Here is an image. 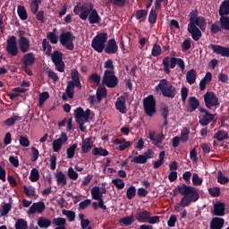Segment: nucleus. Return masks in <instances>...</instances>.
Instances as JSON below:
<instances>
[{
    "label": "nucleus",
    "mask_w": 229,
    "mask_h": 229,
    "mask_svg": "<svg viewBox=\"0 0 229 229\" xmlns=\"http://www.w3.org/2000/svg\"><path fill=\"white\" fill-rule=\"evenodd\" d=\"M188 33L191 35V38L198 42L202 37L201 31L207 30V19L203 16H199L198 9L192 10L189 15Z\"/></svg>",
    "instance_id": "nucleus-1"
},
{
    "label": "nucleus",
    "mask_w": 229,
    "mask_h": 229,
    "mask_svg": "<svg viewBox=\"0 0 229 229\" xmlns=\"http://www.w3.org/2000/svg\"><path fill=\"white\" fill-rule=\"evenodd\" d=\"M73 13L79 15L81 21H89V24H99L101 16L98 13V10L94 9V4L89 2L83 4L78 3L73 8Z\"/></svg>",
    "instance_id": "nucleus-2"
},
{
    "label": "nucleus",
    "mask_w": 229,
    "mask_h": 229,
    "mask_svg": "<svg viewBox=\"0 0 229 229\" xmlns=\"http://www.w3.org/2000/svg\"><path fill=\"white\" fill-rule=\"evenodd\" d=\"M175 191L183 196L179 202V207H182L185 208L189 207L191 203H196L199 199V191L196 189V187L181 184L175 187Z\"/></svg>",
    "instance_id": "nucleus-3"
},
{
    "label": "nucleus",
    "mask_w": 229,
    "mask_h": 229,
    "mask_svg": "<svg viewBox=\"0 0 229 229\" xmlns=\"http://www.w3.org/2000/svg\"><path fill=\"white\" fill-rule=\"evenodd\" d=\"M156 92H161L165 98H169L170 99H174L176 98V87L173 86L167 79H163L159 81L158 85L155 87Z\"/></svg>",
    "instance_id": "nucleus-4"
},
{
    "label": "nucleus",
    "mask_w": 229,
    "mask_h": 229,
    "mask_svg": "<svg viewBox=\"0 0 229 229\" xmlns=\"http://www.w3.org/2000/svg\"><path fill=\"white\" fill-rule=\"evenodd\" d=\"M90 118V109H87L83 111L82 107H78L75 110V120L77 124H79V128L81 131H87V128L83 126L85 123H89V119Z\"/></svg>",
    "instance_id": "nucleus-5"
},
{
    "label": "nucleus",
    "mask_w": 229,
    "mask_h": 229,
    "mask_svg": "<svg viewBox=\"0 0 229 229\" xmlns=\"http://www.w3.org/2000/svg\"><path fill=\"white\" fill-rule=\"evenodd\" d=\"M108 40V33L102 32L95 36V38L91 41V47L97 53H101L105 51V44Z\"/></svg>",
    "instance_id": "nucleus-6"
},
{
    "label": "nucleus",
    "mask_w": 229,
    "mask_h": 229,
    "mask_svg": "<svg viewBox=\"0 0 229 229\" xmlns=\"http://www.w3.org/2000/svg\"><path fill=\"white\" fill-rule=\"evenodd\" d=\"M102 85L107 89H115L119 85V78L115 76V71H105L102 76Z\"/></svg>",
    "instance_id": "nucleus-7"
},
{
    "label": "nucleus",
    "mask_w": 229,
    "mask_h": 229,
    "mask_svg": "<svg viewBox=\"0 0 229 229\" xmlns=\"http://www.w3.org/2000/svg\"><path fill=\"white\" fill-rule=\"evenodd\" d=\"M59 40L63 47H65L68 51H74V40H76V36L72 35V32L66 31L61 33Z\"/></svg>",
    "instance_id": "nucleus-8"
},
{
    "label": "nucleus",
    "mask_w": 229,
    "mask_h": 229,
    "mask_svg": "<svg viewBox=\"0 0 229 229\" xmlns=\"http://www.w3.org/2000/svg\"><path fill=\"white\" fill-rule=\"evenodd\" d=\"M143 108L145 110L146 115L148 117H153L157 114V100L153 95H149L143 100Z\"/></svg>",
    "instance_id": "nucleus-9"
},
{
    "label": "nucleus",
    "mask_w": 229,
    "mask_h": 229,
    "mask_svg": "<svg viewBox=\"0 0 229 229\" xmlns=\"http://www.w3.org/2000/svg\"><path fill=\"white\" fill-rule=\"evenodd\" d=\"M204 103L206 108L212 110V108L219 107V98L214 93V91H208L203 95Z\"/></svg>",
    "instance_id": "nucleus-10"
},
{
    "label": "nucleus",
    "mask_w": 229,
    "mask_h": 229,
    "mask_svg": "<svg viewBox=\"0 0 229 229\" xmlns=\"http://www.w3.org/2000/svg\"><path fill=\"white\" fill-rule=\"evenodd\" d=\"M5 51L11 56H17V55H19V47H17V37L13 35L9 38H7Z\"/></svg>",
    "instance_id": "nucleus-11"
},
{
    "label": "nucleus",
    "mask_w": 229,
    "mask_h": 229,
    "mask_svg": "<svg viewBox=\"0 0 229 229\" xmlns=\"http://www.w3.org/2000/svg\"><path fill=\"white\" fill-rule=\"evenodd\" d=\"M199 112L200 114H203L199 116V123L200 126H208V124H210V123H212L214 119H216V115L210 114L208 110L203 107H199Z\"/></svg>",
    "instance_id": "nucleus-12"
},
{
    "label": "nucleus",
    "mask_w": 229,
    "mask_h": 229,
    "mask_svg": "<svg viewBox=\"0 0 229 229\" xmlns=\"http://www.w3.org/2000/svg\"><path fill=\"white\" fill-rule=\"evenodd\" d=\"M178 63V58L165 56L163 59V71L165 74H171V69H174Z\"/></svg>",
    "instance_id": "nucleus-13"
},
{
    "label": "nucleus",
    "mask_w": 229,
    "mask_h": 229,
    "mask_svg": "<svg viewBox=\"0 0 229 229\" xmlns=\"http://www.w3.org/2000/svg\"><path fill=\"white\" fill-rule=\"evenodd\" d=\"M91 196L93 199L98 201L99 208H102V210H106V205H105V201L103 200V198H101V193H99V186H94L91 189Z\"/></svg>",
    "instance_id": "nucleus-14"
},
{
    "label": "nucleus",
    "mask_w": 229,
    "mask_h": 229,
    "mask_svg": "<svg viewBox=\"0 0 229 229\" xmlns=\"http://www.w3.org/2000/svg\"><path fill=\"white\" fill-rule=\"evenodd\" d=\"M46 210V204L44 201L40 200L38 202H34L29 208L27 214L32 216V214H42Z\"/></svg>",
    "instance_id": "nucleus-15"
},
{
    "label": "nucleus",
    "mask_w": 229,
    "mask_h": 229,
    "mask_svg": "<svg viewBox=\"0 0 229 229\" xmlns=\"http://www.w3.org/2000/svg\"><path fill=\"white\" fill-rule=\"evenodd\" d=\"M208 47L212 49L213 53L216 55H220V56H225L229 58V47L214 44H210Z\"/></svg>",
    "instance_id": "nucleus-16"
},
{
    "label": "nucleus",
    "mask_w": 229,
    "mask_h": 229,
    "mask_svg": "<svg viewBox=\"0 0 229 229\" xmlns=\"http://www.w3.org/2000/svg\"><path fill=\"white\" fill-rule=\"evenodd\" d=\"M106 55H115L119 51V46L114 38H111L107 41L106 47L104 48Z\"/></svg>",
    "instance_id": "nucleus-17"
},
{
    "label": "nucleus",
    "mask_w": 229,
    "mask_h": 229,
    "mask_svg": "<svg viewBox=\"0 0 229 229\" xmlns=\"http://www.w3.org/2000/svg\"><path fill=\"white\" fill-rule=\"evenodd\" d=\"M68 138L65 132H62L61 137L53 141V149L55 153H58L62 149V146L67 142Z\"/></svg>",
    "instance_id": "nucleus-18"
},
{
    "label": "nucleus",
    "mask_w": 229,
    "mask_h": 229,
    "mask_svg": "<svg viewBox=\"0 0 229 229\" xmlns=\"http://www.w3.org/2000/svg\"><path fill=\"white\" fill-rule=\"evenodd\" d=\"M18 46L21 53H28V51H30V47H31V43L28 38L20 35Z\"/></svg>",
    "instance_id": "nucleus-19"
},
{
    "label": "nucleus",
    "mask_w": 229,
    "mask_h": 229,
    "mask_svg": "<svg viewBox=\"0 0 229 229\" xmlns=\"http://www.w3.org/2000/svg\"><path fill=\"white\" fill-rule=\"evenodd\" d=\"M225 210H226V204L225 202L217 201L213 206V216H218L223 217L225 216Z\"/></svg>",
    "instance_id": "nucleus-20"
},
{
    "label": "nucleus",
    "mask_w": 229,
    "mask_h": 229,
    "mask_svg": "<svg viewBox=\"0 0 229 229\" xmlns=\"http://www.w3.org/2000/svg\"><path fill=\"white\" fill-rule=\"evenodd\" d=\"M37 58H35V54L33 52H30L23 55L21 58V63L24 67H31L33 64H35Z\"/></svg>",
    "instance_id": "nucleus-21"
},
{
    "label": "nucleus",
    "mask_w": 229,
    "mask_h": 229,
    "mask_svg": "<svg viewBox=\"0 0 229 229\" xmlns=\"http://www.w3.org/2000/svg\"><path fill=\"white\" fill-rule=\"evenodd\" d=\"M74 98V82H68L65 89V93L63 94V101H67V99H72Z\"/></svg>",
    "instance_id": "nucleus-22"
},
{
    "label": "nucleus",
    "mask_w": 229,
    "mask_h": 229,
    "mask_svg": "<svg viewBox=\"0 0 229 229\" xmlns=\"http://www.w3.org/2000/svg\"><path fill=\"white\" fill-rule=\"evenodd\" d=\"M199 108V100L196 97H190L188 98L187 110L190 113L196 112Z\"/></svg>",
    "instance_id": "nucleus-23"
},
{
    "label": "nucleus",
    "mask_w": 229,
    "mask_h": 229,
    "mask_svg": "<svg viewBox=\"0 0 229 229\" xmlns=\"http://www.w3.org/2000/svg\"><path fill=\"white\" fill-rule=\"evenodd\" d=\"M149 216H151V212L148 210H142L136 214L135 219L138 221V223H148V220L149 219Z\"/></svg>",
    "instance_id": "nucleus-24"
},
{
    "label": "nucleus",
    "mask_w": 229,
    "mask_h": 229,
    "mask_svg": "<svg viewBox=\"0 0 229 229\" xmlns=\"http://www.w3.org/2000/svg\"><path fill=\"white\" fill-rule=\"evenodd\" d=\"M115 108L120 112V114H126V98H124V97L117 98Z\"/></svg>",
    "instance_id": "nucleus-25"
},
{
    "label": "nucleus",
    "mask_w": 229,
    "mask_h": 229,
    "mask_svg": "<svg viewBox=\"0 0 229 229\" xmlns=\"http://www.w3.org/2000/svg\"><path fill=\"white\" fill-rule=\"evenodd\" d=\"M94 148V141L92 138H87L82 141L81 151L84 154L89 153V151Z\"/></svg>",
    "instance_id": "nucleus-26"
},
{
    "label": "nucleus",
    "mask_w": 229,
    "mask_h": 229,
    "mask_svg": "<svg viewBox=\"0 0 229 229\" xmlns=\"http://www.w3.org/2000/svg\"><path fill=\"white\" fill-rule=\"evenodd\" d=\"M225 225V219L221 217H213L210 222L211 229H221Z\"/></svg>",
    "instance_id": "nucleus-27"
},
{
    "label": "nucleus",
    "mask_w": 229,
    "mask_h": 229,
    "mask_svg": "<svg viewBox=\"0 0 229 229\" xmlns=\"http://www.w3.org/2000/svg\"><path fill=\"white\" fill-rule=\"evenodd\" d=\"M107 94L106 88L98 87L96 92L97 103H101L103 99L106 98Z\"/></svg>",
    "instance_id": "nucleus-28"
},
{
    "label": "nucleus",
    "mask_w": 229,
    "mask_h": 229,
    "mask_svg": "<svg viewBox=\"0 0 229 229\" xmlns=\"http://www.w3.org/2000/svg\"><path fill=\"white\" fill-rule=\"evenodd\" d=\"M196 76H198V72L194 69H191L186 72V81L189 85H194L196 83Z\"/></svg>",
    "instance_id": "nucleus-29"
},
{
    "label": "nucleus",
    "mask_w": 229,
    "mask_h": 229,
    "mask_svg": "<svg viewBox=\"0 0 229 229\" xmlns=\"http://www.w3.org/2000/svg\"><path fill=\"white\" fill-rule=\"evenodd\" d=\"M220 17H226L229 15V0H225L219 6Z\"/></svg>",
    "instance_id": "nucleus-30"
},
{
    "label": "nucleus",
    "mask_w": 229,
    "mask_h": 229,
    "mask_svg": "<svg viewBox=\"0 0 229 229\" xmlns=\"http://www.w3.org/2000/svg\"><path fill=\"white\" fill-rule=\"evenodd\" d=\"M55 179L57 182V185H63V187L67 185V176H65V174H64V172L59 171L55 173Z\"/></svg>",
    "instance_id": "nucleus-31"
},
{
    "label": "nucleus",
    "mask_w": 229,
    "mask_h": 229,
    "mask_svg": "<svg viewBox=\"0 0 229 229\" xmlns=\"http://www.w3.org/2000/svg\"><path fill=\"white\" fill-rule=\"evenodd\" d=\"M214 139H216L218 142H223V140H228V132L223 130H218L214 135Z\"/></svg>",
    "instance_id": "nucleus-32"
},
{
    "label": "nucleus",
    "mask_w": 229,
    "mask_h": 229,
    "mask_svg": "<svg viewBox=\"0 0 229 229\" xmlns=\"http://www.w3.org/2000/svg\"><path fill=\"white\" fill-rule=\"evenodd\" d=\"M134 17L137 21H140V22H144V21H146V19L148 18V10H138Z\"/></svg>",
    "instance_id": "nucleus-33"
},
{
    "label": "nucleus",
    "mask_w": 229,
    "mask_h": 229,
    "mask_svg": "<svg viewBox=\"0 0 229 229\" xmlns=\"http://www.w3.org/2000/svg\"><path fill=\"white\" fill-rule=\"evenodd\" d=\"M53 64L64 61V53L58 50H55L51 55Z\"/></svg>",
    "instance_id": "nucleus-34"
},
{
    "label": "nucleus",
    "mask_w": 229,
    "mask_h": 229,
    "mask_svg": "<svg viewBox=\"0 0 229 229\" xmlns=\"http://www.w3.org/2000/svg\"><path fill=\"white\" fill-rule=\"evenodd\" d=\"M92 155H94L95 157H98V155L99 157H108V150H106L101 147L100 148L95 147L92 149Z\"/></svg>",
    "instance_id": "nucleus-35"
},
{
    "label": "nucleus",
    "mask_w": 229,
    "mask_h": 229,
    "mask_svg": "<svg viewBox=\"0 0 229 229\" xmlns=\"http://www.w3.org/2000/svg\"><path fill=\"white\" fill-rule=\"evenodd\" d=\"M120 223H122V225H124V226H131V225L135 223V217L133 216V214H131L129 216L121 218Z\"/></svg>",
    "instance_id": "nucleus-36"
},
{
    "label": "nucleus",
    "mask_w": 229,
    "mask_h": 229,
    "mask_svg": "<svg viewBox=\"0 0 229 229\" xmlns=\"http://www.w3.org/2000/svg\"><path fill=\"white\" fill-rule=\"evenodd\" d=\"M157 10L154 7L151 8L149 14H148V22L149 24H156L157 19L158 18V14L157 13Z\"/></svg>",
    "instance_id": "nucleus-37"
},
{
    "label": "nucleus",
    "mask_w": 229,
    "mask_h": 229,
    "mask_svg": "<svg viewBox=\"0 0 229 229\" xmlns=\"http://www.w3.org/2000/svg\"><path fill=\"white\" fill-rule=\"evenodd\" d=\"M38 225L39 228H49L51 226V220L41 216L38 220Z\"/></svg>",
    "instance_id": "nucleus-38"
},
{
    "label": "nucleus",
    "mask_w": 229,
    "mask_h": 229,
    "mask_svg": "<svg viewBox=\"0 0 229 229\" xmlns=\"http://www.w3.org/2000/svg\"><path fill=\"white\" fill-rule=\"evenodd\" d=\"M18 15L21 21H27L28 20V13L26 12V8L22 5H18Z\"/></svg>",
    "instance_id": "nucleus-39"
},
{
    "label": "nucleus",
    "mask_w": 229,
    "mask_h": 229,
    "mask_svg": "<svg viewBox=\"0 0 229 229\" xmlns=\"http://www.w3.org/2000/svg\"><path fill=\"white\" fill-rule=\"evenodd\" d=\"M42 47H43V51H46L47 56H51V51H53V47H51V44L47 42V39L46 38L43 39Z\"/></svg>",
    "instance_id": "nucleus-40"
},
{
    "label": "nucleus",
    "mask_w": 229,
    "mask_h": 229,
    "mask_svg": "<svg viewBox=\"0 0 229 229\" xmlns=\"http://www.w3.org/2000/svg\"><path fill=\"white\" fill-rule=\"evenodd\" d=\"M77 148H78V144L74 143L66 149L67 158H74V155H76Z\"/></svg>",
    "instance_id": "nucleus-41"
},
{
    "label": "nucleus",
    "mask_w": 229,
    "mask_h": 229,
    "mask_svg": "<svg viewBox=\"0 0 229 229\" xmlns=\"http://www.w3.org/2000/svg\"><path fill=\"white\" fill-rule=\"evenodd\" d=\"M62 214L64 216H66V217H67L68 221H70V223H72V221H74L76 219V213L74 211L63 209Z\"/></svg>",
    "instance_id": "nucleus-42"
},
{
    "label": "nucleus",
    "mask_w": 229,
    "mask_h": 229,
    "mask_svg": "<svg viewBox=\"0 0 229 229\" xmlns=\"http://www.w3.org/2000/svg\"><path fill=\"white\" fill-rule=\"evenodd\" d=\"M42 4V0H33L30 4V12L33 15L37 14L38 12V4Z\"/></svg>",
    "instance_id": "nucleus-43"
},
{
    "label": "nucleus",
    "mask_w": 229,
    "mask_h": 229,
    "mask_svg": "<svg viewBox=\"0 0 229 229\" xmlns=\"http://www.w3.org/2000/svg\"><path fill=\"white\" fill-rule=\"evenodd\" d=\"M220 24H221L222 30H225L226 31H229V18H228V16H221Z\"/></svg>",
    "instance_id": "nucleus-44"
},
{
    "label": "nucleus",
    "mask_w": 229,
    "mask_h": 229,
    "mask_svg": "<svg viewBox=\"0 0 229 229\" xmlns=\"http://www.w3.org/2000/svg\"><path fill=\"white\" fill-rule=\"evenodd\" d=\"M70 76L72 81H70L69 82L76 83L77 81H80V72H78L77 69H72Z\"/></svg>",
    "instance_id": "nucleus-45"
},
{
    "label": "nucleus",
    "mask_w": 229,
    "mask_h": 229,
    "mask_svg": "<svg viewBox=\"0 0 229 229\" xmlns=\"http://www.w3.org/2000/svg\"><path fill=\"white\" fill-rule=\"evenodd\" d=\"M16 121H21V116L19 115L11 116L10 118L6 119L4 123L5 126H13Z\"/></svg>",
    "instance_id": "nucleus-46"
},
{
    "label": "nucleus",
    "mask_w": 229,
    "mask_h": 229,
    "mask_svg": "<svg viewBox=\"0 0 229 229\" xmlns=\"http://www.w3.org/2000/svg\"><path fill=\"white\" fill-rule=\"evenodd\" d=\"M126 196L129 199H133L137 196V189L135 186H131L127 189Z\"/></svg>",
    "instance_id": "nucleus-47"
},
{
    "label": "nucleus",
    "mask_w": 229,
    "mask_h": 229,
    "mask_svg": "<svg viewBox=\"0 0 229 229\" xmlns=\"http://www.w3.org/2000/svg\"><path fill=\"white\" fill-rule=\"evenodd\" d=\"M39 179H40V174L38 173L37 168H33L30 171V182H38Z\"/></svg>",
    "instance_id": "nucleus-48"
},
{
    "label": "nucleus",
    "mask_w": 229,
    "mask_h": 229,
    "mask_svg": "<svg viewBox=\"0 0 229 229\" xmlns=\"http://www.w3.org/2000/svg\"><path fill=\"white\" fill-rule=\"evenodd\" d=\"M15 229H28V222L22 218L18 219L15 223Z\"/></svg>",
    "instance_id": "nucleus-49"
},
{
    "label": "nucleus",
    "mask_w": 229,
    "mask_h": 229,
    "mask_svg": "<svg viewBox=\"0 0 229 229\" xmlns=\"http://www.w3.org/2000/svg\"><path fill=\"white\" fill-rule=\"evenodd\" d=\"M113 185H115L116 189L119 191L124 189V181L121 178H115L112 180Z\"/></svg>",
    "instance_id": "nucleus-50"
},
{
    "label": "nucleus",
    "mask_w": 229,
    "mask_h": 229,
    "mask_svg": "<svg viewBox=\"0 0 229 229\" xmlns=\"http://www.w3.org/2000/svg\"><path fill=\"white\" fill-rule=\"evenodd\" d=\"M52 223L55 226L61 227V226H65V224L67 223V220L64 217H56V218L53 219Z\"/></svg>",
    "instance_id": "nucleus-51"
},
{
    "label": "nucleus",
    "mask_w": 229,
    "mask_h": 229,
    "mask_svg": "<svg viewBox=\"0 0 229 229\" xmlns=\"http://www.w3.org/2000/svg\"><path fill=\"white\" fill-rule=\"evenodd\" d=\"M152 56H160L162 55V47L160 45L155 43L152 51H151Z\"/></svg>",
    "instance_id": "nucleus-52"
},
{
    "label": "nucleus",
    "mask_w": 229,
    "mask_h": 229,
    "mask_svg": "<svg viewBox=\"0 0 229 229\" xmlns=\"http://www.w3.org/2000/svg\"><path fill=\"white\" fill-rule=\"evenodd\" d=\"M55 31H56V30H54L52 32H48L47 35V38L50 40L51 44H58V37H56V33Z\"/></svg>",
    "instance_id": "nucleus-53"
},
{
    "label": "nucleus",
    "mask_w": 229,
    "mask_h": 229,
    "mask_svg": "<svg viewBox=\"0 0 229 229\" xmlns=\"http://www.w3.org/2000/svg\"><path fill=\"white\" fill-rule=\"evenodd\" d=\"M10 210H12V204L5 203L2 206V209L0 210L1 216H8L10 214Z\"/></svg>",
    "instance_id": "nucleus-54"
},
{
    "label": "nucleus",
    "mask_w": 229,
    "mask_h": 229,
    "mask_svg": "<svg viewBox=\"0 0 229 229\" xmlns=\"http://www.w3.org/2000/svg\"><path fill=\"white\" fill-rule=\"evenodd\" d=\"M208 192L213 198H219L221 196V189L219 187L209 188Z\"/></svg>",
    "instance_id": "nucleus-55"
},
{
    "label": "nucleus",
    "mask_w": 229,
    "mask_h": 229,
    "mask_svg": "<svg viewBox=\"0 0 229 229\" xmlns=\"http://www.w3.org/2000/svg\"><path fill=\"white\" fill-rule=\"evenodd\" d=\"M132 164H146V157L144 155H139L131 159Z\"/></svg>",
    "instance_id": "nucleus-56"
},
{
    "label": "nucleus",
    "mask_w": 229,
    "mask_h": 229,
    "mask_svg": "<svg viewBox=\"0 0 229 229\" xmlns=\"http://www.w3.org/2000/svg\"><path fill=\"white\" fill-rule=\"evenodd\" d=\"M217 182L218 183H221V185H225V183H228L229 179L228 177L225 176V174H223V172L219 171L217 175Z\"/></svg>",
    "instance_id": "nucleus-57"
},
{
    "label": "nucleus",
    "mask_w": 229,
    "mask_h": 229,
    "mask_svg": "<svg viewBox=\"0 0 229 229\" xmlns=\"http://www.w3.org/2000/svg\"><path fill=\"white\" fill-rule=\"evenodd\" d=\"M191 133V131L188 128H184L182 132L180 139L182 142H187L189 140V134Z\"/></svg>",
    "instance_id": "nucleus-58"
},
{
    "label": "nucleus",
    "mask_w": 229,
    "mask_h": 229,
    "mask_svg": "<svg viewBox=\"0 0 229 229\" xmlns=\"http://www.w3.org/2000/svg\"><path fill=\"white\" fill-rule=\"evenodd\" d=\"M89 81L91 83H96L97 85H99V83H101V76L98 73H92L89 76Z\"/></svg>",
    "instance_id": "nucleus-59"
},
{
    "label": "nucleus",
    "mask_w": 229,
    "mask_h": 229,
    "mask_svg": "<svg viewBox=\"0 0 229 229\" xmlns=\"http://www.w3.org/2000/svg\"><path fill=\"white\" fill-rule=\"evenodd\" d=\"M108 2L113 6H117L118 8H123L126 4V0H108Z\"/></svg>",
    "instance_id": "nucleus-60"
},
{
    "label": "nucleus",
    "mask_w": 229,
    "mask_h": 229,
    "mask_svg": "<svg viewBox=\"0 0 229 229\" xmlns=\"http://www.w3.org/2000/svg\"><path fill=\"white\" fill-rule=\"evenodd\" d=\"M68 178H70V180H73V181L78 180V173H76V171H74L73 167L68 168Z\"/></svg>",
    "instance_id": "nucleus-61"
},
{
    "label": "nucleus",
    "mask_w": 229,
    "mask_h": 229,
    "mask_svg": "<svg viewBox=\"0 0 229 229\" xmlns=\"http://www.w3.org/2000/svg\"><path fill=\"white\" fill-rule=\"evenodd\" d=\"M176 221H178L176 215H171L167 221L169 228H174V226H176Z\"/></svg>",
    "instance_id": "nucleus-62"
},
{
    "label": "nucleus",
    "mask_w": 229,
    "mask_h": 229,
    "mask_svg": "<svg viewBox=\"0 0 229 229\" xmlns=\"http://www.w3.org/2000/svg\"><path fill=\"white\" fill-rule=\"evenodd\" d=\"M105 71H115V66L114 65V61L112 59H108L107 61L105 62L104 64Z\"/></svg>",
    "instance_id": "nucleus-63"
},
{
    "label": "nucleus",
    "mask_w": 229,
    "mask_h": 229,
    "mask_svg": "<svg viewBox=\"0 0 229 229\" xmlns=\"http://www.w3.org/2000/svg\"><path fill=\"white\" fill-rule=\"evenodd\" d=\"M192 183L193 185H201V183H203V179L199 178V174L194 173L192 175Z\"/></svg>",
    "instance_id": "nucleus-64"
}]
</instances>
